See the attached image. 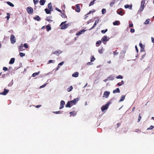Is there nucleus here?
Instances as JSON below:
<instances>
[{
	"label": "nucleus",
	"mask_w": 154,
	"mask_h": 154,
	"mask_svg": "<svg viewBox=\"0 0 154 154\" xmlns=\"http://www.w3.org/2000/svg\"><path fill=\"white\" fill-rule=\"evenodd\" d=\"M66 21L62 22L60 24V26H61V29H65L67 28L68 26L69 25L70 23L65 24L66 23Z\"/></svg>",
	"instance_id": "f257e3e1"
},
{
	"label": "nucleus",
	"mask_w": 154,
	"mask_h": 154,
	"mask_svg": "<svg viewBox=\"0 0 154 154\" xmlns=\"http://www.w3.org/2000/svg\"><path fill=\"white\" fill-rule=\"evenodd\" d=\"M110 104V102H109L105 105H103L101 107V109L102 111L106 110L108 108L109 105Z\"/></svg>",
	"instance_id": "f03ea898"
},
{
	"label": "nucleus",
	"mask_w": 154,
	"mask_h": 154,
	"mask_svg": "<svg viewBox=\"0 0 154 154\" xmlns=\"http://www.w3.org/2000/svg\"><path fill=\"white\" fill-rule=\"evenodd\" d=\"M62 53V51L59 50H57L52 52V54L59 56L60 54Z\"/></svg>",
	"instance_id": "7ed1b4c3"
},
{
	"label": "nucleus",
	"mask_w": 154,
	"mask_h": 154,
	"mask_svg": "<svg viewBox=\"0 0 154 154\" xmlns=\"http://www.w3.org/2000/svg\"><path fill=\"white\" fill-rule=\"evenodd\" d=\"M11 43L14 44L16 42V38L13 35H11Z\"/></svg>",
	"instance_id": "20e7f679"
},
{
	"label": "nucleus",
	"mask_w": 154,
	"mask_h": 154,
	"mask_svg": "<svg viewBox=\"0 0 154 154\" xmlns=\"http://www.w3.org/2000/svg\"><path fill=\"white\" fill-rule=\"evenodd\" d=\"M79 100V98H77L74 99L70 101V102L72 104V106L73 105H75L77 101Z\"/></svg>",
	"instance_id": "39448f33"
},
{
	"label": "nucleus",
	"mask_w": 154,
	"mask_h": 154,
	"mask_svg": "<svg viewBox=\"0 0 154 154\" xmlns=\"http://www.w3.org/2000/svg\"><path fill=\"white\" fill-rule=\"evenodd\" d=\"M110 92L109 91H105L103 94V97H105L106 98L108 97L110 94Z\"/></svg>",
	"instance_id": "423d86ee"
},
{
	"label": "nucleus",
	"mask_w": 154,
	"mask_h": 154,
	"mask_svg": "<svg viewBox=\"0 0 154 154\" xmlns=\"http://www.w3.org/2000/svg\"><path fill=\"white\" fill-rule=\"evenodd\" d=\"M27 12L29 14H31L33 13V8L31 7H28L27 8Z\"/></svg>",
	"instance_id": "0eeeda50"
},
{
	"label": "nucleus",
	"mask_w": 154,
	"mask_h": 154,
	"mask_svg": "<svg viewBox=\"0 0 154 154\" xmlns=\"http://www.w3.org/2000/svg\"><path fill=\"white\" fill-rule=\"evenodd\" d=\"M122 8L118 9L117 11V13L118 14L122 16L124 14V13L122 11Z\"/></svg>",
	"instance_id": "6e6552de"
},
{
	"label": "nucleus",
	"mask_w": 154,
	"mask_h": 154,
	"mask_svg": "<svg viewBox=\"0 0 154 154\" xmlns=\"http://www.w3.org/2000/svg\"><path fill=\"white\" fill-rule=\"evenodd\" d=\"M9 90H8L5 89L3 92H2L0 93V94L5 95L9 92Z\"/></svg>",
	"instance_id": "1a4fd4ad"
},
{
	"label": "nucleus",
	"mask_w": 154,
	"mask_h": 154,
	"mask_svg": "<svg viewBox=\"0 0 154 154\" xmlns=\"http://www.w3.org/2000/svg\"><path fill=\"white\" fill-rule=\"evenodd\" d=\"M99 20V19L96 20L93 26L90 29H89V30H91L92 29H93L96 26L97 24L98 23Z\"/></svg>",
	"instance_id": "9d476101"
},
{
	"label": "nucleus",
	"mask_w": 154,
	"mask_h": 154,
	"mask_svg": "<svg viewBox=\"0 0 154 154\" xmlns=\"http://www.w3.org/2000/svg\"><path fill=\"white\" fill-rule=\"evenodd\" d=\"M86 31V30H85L84 29H82V30L79 31L77 33H76V35H80L81 34H83L84 32Z\"/></svg>",
	"instance_id": "9b49d317"
},
{
	"label": "nucleus",
	"mask_w": 154,
	"mask_h": 154,
	"mask_svg": "<svg viewBox=\"0 0 154 154\" xmlns=\"http://www.w3.org/2000/svg\"><path fill=\"white\" fill-rule=\"evenodd\" d=\"M125 8H129V9L131 10L132 9V5H129L128 4H127L124 6Z\"/></svg>",
	"instance_id": "f8f14e48"
},
{
	"label": "nucleus",
	"mask_w": 154,
	"mask_h": 154,
	"mask_svg": "<svg viewBox=\"0 0 154 154\" xmlns=\"http://www.w3.org/2000/svg\"><path fill=\"white\" fill-rule=\"evenodd\" d=\"M76 7L77 9L75 10V11L77 12H79L80 11V6L79 4L76 5Z\"/></svg>",
	"instance_id": "ddd939ff"
},
{
	"label": "nucleus",
	"mask_w": 154,
	"mask_h": 154,
	"mask_svg": "<svg viewBox=\"0 0 154 154\" xmlns=\"http://www.w3.org/2000/svg\"><path fill=\"white\" fill-rule=\"evenodd\" d=\"M72 106V104H71V103L69 101H68L65 106L66 107H71Z\"/></svg>",
	"instance_id": "4468645a"
},
{
	"label": "nucleus",
	"mask_w": 154,
	"mask_h": 154,
	"mask_svg": "<svg viewBox=\"0 0 154 154\" xmlns=\"http://www.w3.org/2000/svg\"><path fill=\"white\" fill-rule=\"evenodd\" d=\"M69 113L70 114V116H75L76 115V112L75 111H73L72 112H70Z\"/></svg>",
	"instance_id": "2eb2a0df"
},
{
	"label": "nucleus",
	"mask_w": 154,
	"mask_h": 154,
	"mask_svg": "<svg viewBox=\"0 0 154 154\" xmlns=\"http://www.w3.org/2000/svg\"><path fill=\"white\" fill-rule=\"evenodd\" d=\"M107 38V36H105L102 38V40L103 42H107L109 40V39H108Z\"/></svg>",
	"instance_id": "dca6fc26"
},
{
	"label": "nucleus",
	"mask_w": 154,
	"mask_h": 154,
	"mask_svg": "<svg viewBox=\"0 0 154 154\" xmlns=\"http://www.w3.org/2000/svg\"><path fill=\"white\" fill-rule=\"evenodd\" d=\"M45 11L47 14H50L51 12L53 11V10H51L49 9H48V8H45Z\"/></svg>",
	"instance_id": "f3484780"
},
{
	"label": "nucleus",
	"mask_w": 154,
	"mask_h": 154,
	"mask_svg": "<svg viewBox=\"0 0 154 154\" xmlns=\"http://www.w3.org/2000/svg\"><path fill=\"white\" fill-rule=\"evenodd\" d=\"M79 76V72H74L73 73L72 75V76L73 77H77Z\"/></svg>",
	"instance_id": "a211bd4d"
},
{
	"label": "nucleus",
	"mask_w": 154,
	"mask_h": 154,
	"mask_svg": "<svg viewBox=\"0 0 154 154\" xmlns=\"http://www.w3.org/2000/svg\"><path fill=\"white\" fill-rule=\"evenodd\" d=\"M120 24V22L118 20H116L113 23L114 25H118Z\"/></svg>",
	"instance_id": "6ab92c4d"
},
{
	"label": "nucleus",
	"mask_w": 154,
	"mask_h": 154,
	"mask_svg": "<svg viewBox=\"0 0 154 154\" xmlns=\"http://www.w3.org/2000/svg\"><path fill=\"white\" fill-rule=\"evenodd\" d=\"M15 59L14 58H11L9 62V64H13L14 63L15 61Z\"/></svg>",
	"instance_id": "aec40b11"
},
{
	"label": "nucleus",
	"mask_w": 154,
	"mask_h": 154,
	"mask_svg": "<svg viewBox=\"0 0 154 154\" xmlns=\"http://www.w3.org/2000/svg\"><path fill=\"white\" fill-rule=\"evenodd\" d=\"M120 91L119 88H117L116 89L114 90L113 91V93L114 94L116 93H120Z\"/></svg>",
	"instance_id": "412c9836"
},
{
	"label": "nucleus",
	"mask_w": 154,
	"mask_h": 154,
	"mask_svg": "<svg viewBox=\"0 0 154 154\" xmlns=\"http://www.w3.org/2000/svg\"><path fill=\"white\" fill-rule=\"evenodd\" d=\"M33 19L37 21H40L41 20V18L38 16H36L35 17H34Z\"/></svg>",
	"instance_id": "4be33fe9"
},
{
	"label": "nucleus",
	"mask_w": 154,
	"mask_h": 154,
	"mask_svg": "<svg viewBox=\"0 0 154 154\" xmlns=\"http://www.w3.org/2000/svg\"><path fill=\"white\" fill-rule=\"evenodd\" d=\"M46 28L47 29V31H48L50 30L51 29V27L50 25L48 24L46 26Z\"/></svg>",
	"instance_id": "5701e85b"
},
{
	"label": "nucleus",
	"mask_w": 154,
	"mask_h": 154,
	"mask_svg": "<svg viewBox=\"0 0 154 154\" xmlns=\"http://www.w3.org/2000/svg\"><path fill=\"white\" fill-rule=\"evenodd\" d=\"M23 46L22 44H21L20 46L19 47V51H23L24 49L23 48Z\"/></svg>",
	"instance_id": "b1692460"
},
{
	"label": "nucleus",
	"mask_w": 154,
	"mask_h": 154,
	"mask_svg": "<svg viewBox=\"0 0 154 154\" xmlns=\"http://www.w3.org/2000/svg\"><path fill=\"white\" fill-rule=\"evenodd\" d=\"M45 0H40L39 3L41 5H43L45 3Z\"/></svg>",
	"instance_id": "393cba45"
},
{
	"label": "nucleus",
	"mask_w": 154,
	"mask_h": 154,
	"mask_svg": "<svg viewBox=\"0 0 154 154\" xmlns=\"http://www.w3.org/2000/svg\"><path fill=\"white\" fill-rule=\"evenodd\" d=\"M108 80H114V77L112 75H110L109 76L108 78Z\"/></svg>",
	"instance_id": "a878e982"
},
{
	"label": "nucleus",
	"mask_w": 154,
	"mask_h": 154,
	"mask_svg": "<svg viewBox=\"0 0 154 154\" xmlns=\"http://www.w3.org/2000/svg\"><path fill=\"white\" fill-rule=\"evenodd\" d=\"M48 8H49V9L51 10H53L52 9V4H51V2H50L48 4Z\"/></svg>",
	"instance_id": "bb28decb"
},
{
	"label": "nucleus",
	"mask_w": 154,
	"mask_h": 154,
	"mask_svg": "<svg viewBox=\"0 0 154 154\" xmlns=\"http://www.w3.org/2000/svg\"><path fill=\"white\" fill-rule=\"evenodd\" d=\"M125 95L122 96L121 97L120 99L119 100V102H120L123 101L125 99Z\"/></svg>",
	"instance_id": "cd10ccee"
},
{
	"label": "nucleus",
	"mask_w": 154,
	"mask_h": 154,
	"mask_svg": "<svg viewBox=\"0 0 154 154\" xmlns=\"http://www.w3.org/2000/svg\"><path fill=\"white\" fill-rule=\"evenodd\" d=\"M40 72L38 71L37 72L34 73L32 74V76L33 77H35L36 75H38L39 74Z\"/></svg>",
	"instance_id": "c85d7f7f"
},
{
	"label": "nucleus",
	"mask_w": 154,
	"mask_h": 154,
	"mask_svg": "<svg viewBox=\"0 0 154 154\" xmlns=\"http://www.w3.org/2000/svg\"><path fill=\"white\" fill-rule=\"evenodd\" d=\"M7 3L9 6L12 7H13L14 6V5L11 2H7Z\"/></svg>",
	"instance_id": "c756f323"
},
{
	"label": "nucleus",
	"mask_w": 154,
	"mask_h": 154,
	"mask_svg": "<svg viewBox=\"0 0 154 154\" xmlns=\"http://www.w3.org/2000/svg\"><path fill=\"white\" fill-rule=\"evenodd\" d=\"M72 89L73 87H72V86H71L69 87V88H68L67 89V90L68 92H70L72 90Z\"/></svg>",
	"instance_id": "7c9ffc66"
},
{
	"label": "nucleus",
	"mask_w": 154,
	"mask_h": 154,
	"mask_svg": "<svg viewBox=\"0 0 154 154\" xmlns=\"http://www.w3.org/2000/svg\"><path fill=\"white\" fill-rule=\"evenodd\" d=\"M95 59L93 56H91V62H92L94 61Z\"/></svg>",
	"instance_id": "2f4dec72"
},
{
	"label": "nucleus",
	"mask_w": 154,
	"mask_h": 154,
	"mask_svg": "<svg viewBox=\"0 0 154 154\" xmlns=\"http://www.w3.org/2000/svg\"><path fill=\"white\" fill-rule=\"evenodd\" d=\"M51 16L48 17H47L46 20L49 22H52V20H50V19H51Z\"/></svg>",
	"instance_id": "473e14b6"
},
{
	"label": "nucleus",
	"mask_w": 154,
	"mask_h": 154,
	"mask_svg": "<svg viewBox=\"0 0 154 154\" xmlns=\"http://www.w3.org/2000/svg\"><path fill=\"white\" fill-rule=\"evenodd\" d=\"M101 42L100 40L98 41L96 43V46H98V45H100L101 43Z\"/></svg>",
	"instance_id": "72a5a7b5"
},
{
	"label": "nucleus",
	"mask_w": 154,
	"mask_h": 154,
	"mask_svg": "<svg viewBox=\"0 0 154 154\" xmlns=\"http://www.w3.org/2000/svg\"><path fill=\"white\" fill-rule=\"evenodd\" d=\"M61 16L63 18H66L67 17V16L66 15V14L63 13H61Z\"/></svg>",
	"instance_id": "f704fd0d"
},
{
	"label": "nucleus",
	"mask_w": 154,
	"mask_h": 154,
	"mask_svg": "<svg viewBox=\"0 0 154 154\" xmlns=\"http://www.w3.org/2000/svg\"><path fill=\"white\" fill-rule=\"evenodd\" d=\"M149 19H147L145 22L144 23L145 24H147L149 23Z\"/></svg>",
	"instance_id": "c9c22d12"
},
{
	"label": "nucleus",
	"mask_w": 154,
	"mask_h": 154,
	"mask_svg": "<svg viewBox=\"0 0 154 154\" xmlns=\"http://www.w3.org/2000/svg\"><path fill=\"white\" fill-rule=\"evenodd\" d=\"M95 1H96V0H93L92 1H91L89 4V6L93 5L94 2Z\"/></svg>",
	"instance_id": "e433bc0d"
},
{
	"label": "nucleus",
	"mask_w": 154,
	"mask_h": 154,
	"mask_svg": "<svg viewBox=\"0 0 154 154\" xmlns=\"http://www.w3.org/2000/svg\"><path fill=\"white\" fill-rule=\"evenodd\" d=\"M106 12V9L103 8L102 10V14H105Z\"/></svg>",
	"instance_id": "4c0bfd02"
},
{
	"label": "nucleus",
	"mask_w": 154,
	"mask_h": 154,
	"mask_svg": "<svg viewBox=\"0 0 154 154\" xmlns=\"http://www.w3.org/2000/svg\"><path fill=\"white\" fill-rule=\"evenodd\" d=\"M55 63V60H50L48 61L47 64H49L51 63Z\"/></svg>",
	"instance_id": "58836bf2"
},
{
	"label": "nucleus",
	"mask_w": 154,
	"mask_h": 154,
	"mask_svg": "<svg viewBox=\"0 0 154 154\" xmlns=\"http://www.w3.org/2000/svg\"><path fill=\"white\" fill-rule=\"evenodd\" d=\"M123 78V76L120 75H119V76L116 77V78L117 79H122Z\"/></svg>",
	"instance_id": "ea45409f"
},
{
	"label": "nucleus",
	"mask_w": 154,
	"mask_h": 154,
	"mask_svg": "<svg viewBox=\"0 0 154 154\" xmlns=\"http://www.w3.org/2000/svg\"><path fill=\"white\" fill-rule=\"evenodd\" d=\"M115 0H114L113 1L110 3V7H112L113 5L115 4Z\"/></svg>",
	"instance_id": "a19ab883"
},
{
	"label": "nucleus",
	"mask_w": 154,
	"mask_h": 154,
	"mask_svg": "<svg viewBox=\"0 0 154 154\" xmlns=\"http://www.w3.org/2000/svg\"><path fill=\"white\" fill-rule=\"evenodd\" d=\"M141 119V117L140 116V114L139 115V117L137 120V122H139Z\"/></svg>",
	"instance_id": "79ce46f5"
},
{
	"label": "nucleus",
	"mask_w": 154,
	"mask_h": 154,
	"mask_svg": "<svg viewBox=\"0 0 154 154\" xmlns=\"http://www.w3.org/2000/svg\"><path fill=\"white\" fill-rule=\"evenodd\" d=\"M19 54L21 57H23L25 56V54L24 53L20 52Z\"/></svg>",
	"instance_id": "37998d69"
},
{
	"label": "nucleus",
	"mask_w": 154,
	"mask_h": 154,
	"mask_svg": "<svg viewBox=\"0 0 154 154\" xmlns=\"http://www.w3.org/2000/svg\"><path fill=\"white\" fill-rule=\"evenodd\" d=\"M107 29H106L105 30H103L101 31V32L102 33H105L107 31Z\"/></svg>",
	"instance_id": "c03bdc74"
},
{
	"label": "nucleus",
	"mask_w": 154,
	"mask_h": 154,
	"mask_svg": "<svg viewBox=\"0 0 154 154\" xmlns=\"http://www.w3.org/2000/svg\"><path fill=\"white\" fill-rule=\"evenodd\" d=\"M103 50L102 48L101 49L98 50V52L100 54H102L103 53Z\"/></svg>",
	"instance_id": "a18cd8bd"
},
{
	"label": "nucleus",
	"mask_w": 154,
	"mask_h": 154,
	"mask_svg": "<svg viewBox=\"0 0 154 154\" xmlns=\"http://www.w3.org/2000/svg\"><path fill=\"white\" fill-rule=\"evenodd\" d=\"M154 127L152 125H151L150 127L149 128H148L147 129V130H152V129Z\"/></svg>",
	"instance_id": "49530a36"
},
{
	"label": "nucleus",
	"mask_w": 154,
	"mask_h": 154,
	"mask_svg": "<svg viewBox=\"0 0 154 154\" xmlns=\"http://www.w3.org/2000/svg\"><path fill=\"white\" fill-rule=\"evenodd\" d=\"M65 102L63 100H61L60 101V105H63L64 106L65 104Z\"/></svg>",
	"instance_id": "de8ad7c7"
},
{
	"label": "nucleus",
	"mask_w": 154,
	"mask_h": 154,
	"mask_svg": "<svg viewBox=\"0 0 154 154\" xmlns=\"http://www.w3.org/2000/svg\"><path fill=\"white\" fill-rule=\"evenodd\" d=\"M48 83H46L45 84H44V85H42V86H41L40 87H39V88H43L44 87H45L46 85Z\"/></svg>",
	"instance_id": "09e8293b"
},
{
	"label": "nucleus",
	"mask_w": 154,
	"mask_h": 154,
	"mask_svg": "<svg viewBox=\"0 0 154 154\" xmlns=\"http://www.w3.org/2000/svg\"><path fill=\"white\" fill-rule=\"evenodd\" d=\"M26 48H28V46L26 43H24L23 45Z\"/></svg>",
	"instance_id": "8fccbe9b"
},
{
	"label": "nucleus",
	"mask_w": 154,
	"mask_h": 154,
	"mask_svg": "<svg viewBox=\"0 0 154 154\" xmlns=\"http://www.w3.org/2000/svg\"><path fill=\"white\" fill-rule=\"evenodd\" d=\"M53 112L54 113L56 114H59L61 113L60 112V111H58Z\"/></svg>",
	"instance_id": "3c124183"
},
{
	"label": "nucleus",
	"mask_w": 154,
	"mask_h": 154,
	"mask_svg": "<svg viewBox=\"0 0 154 154\" xmlns=\"http://www.w3.org/2000/svg\"><path fill=\"white\" fill-rule=\"evenodd\" d=\"M130 32H132V33L134 32H135L134 29H133V28L131 29Z\"/></svg>",
	"instance_id": "603ef678"
},
{
	"label": "nucleus",
	"mask_w": 154,
	"mask_h": 154,
	"mask_svg": "<svg viewBox=\"0 0 154 154\" xmlns=\"http://www.w3.org/2000/svg\"><path fill=\"white\" fill-rule=\"evenodd\" d=\"M64 63V62L62 61L59 63L58 66H61Z\"/></svg>",
	"instance_id": "864d4df0"
},
{
	"label": "nucleus",
	"mask_w": 154,
	"mask_h": 154,
	"mask_svg": "<svg viewBox=\"0 0 154 154\" xmlns=\"http://www.w3.org/2000/svg\"><path fill=\"white\" fill-rule=\"evenodd\" d=\"M95 10H94V11H90L87 14H86V15H88L89 14H90V13H91V12H95Z\"/></svg>",
	"instance_id": "5fc2aeb1"
},
{
	"label": "nucleus",
	"mask_w": 154,
	"mask_h": 154,
	"mask_svg": "<svg viewBox=\"0 0 154 154\" xmlns=\"http://www.w3.org/2000/svg\"><path fill=\"white\" fill-rule=\"evenodd\" d=\"M38 0H33V2L35 4H36V3L38 2Z\"/></svg>",
	"instance_id": "6e6d98bb"
},
{
	"label": "nucleus",
	"mask_w": 154,
	"mask_h": 154,
	"mask_svg": "<svg viewBox=\"0 0 154 154\" xmlns=\"http://www.w3.org/2000/svg\"><path fill=\"white\" fill-rule=\"evenodd\" d=\"M3 70L6 71H7L8 70V69L7 67H4L3 68Z\"/></svg>",
	"instance_id": "4d7b16f0"
},
{
	"label": "nucleus",
	"mask_w": 154,
	"mask_h": 154,
	"mask_svg": "<svg viewBox=\"0 0 154 154\" xmlns=\"http://www.w3.org/2000/svg\"><path fill=\"white\" fill-rule=\"evenodd\" d=\"M55 10H57V11L60 12H61V13L62 12V11L61 10H60L58 8H55Z\"/></svg>",
	"instance_id": "13d9d810"
},
{
	"label": "nucleus",
	"mask_w": 154,
	"mask_h": 154,
	"mask_svg": "<svg viewBox=\"0 0 154 154\" xmlns=\"http://www.w3.org/2000/svg\"><path fill=\"white\" fill-rule=\"evenodd\" d=\"M125 53H126V51H121L120 53L121 54H124Z\"/></svg>",
	"instance_id": "bf43d9fd"
},
{
	"label": "nucleus",
	"mask_w": 154,
	"mask_h": 154,
	"mask_svg": "<svg viewBox=\"0 0 154 154\" xmlns=\"http://www.w3.org/2000/svg\"><path fill=\"white\" fill-rule=\"evenodd\" d=\"M133 24L132 23H131L129 24V27H133Z\"/></svg>",
	"instance_id": "052dcab7"
},
{
	"label": "nucleus",
	"mask_w": 154,
	"mask_h": 154,
	"mask_svg": "<svg viewBox=\"0 0 154 154\" xmlns=\"http://www.w3.org/2000/svg\"><path fill=\"white\" fill-rule=\"evenodd\" d=\"M119 54L118 52L116 53V51H114L113 52V55L114 56L116 55L117 54Z\"/></svg>",
	"instance_id": "680f3d73"
},
{
	"label": "nucleus",
	"mask_w": 154,
	"mask_h": 154,
	"mask_svg": "<svg viewBox=\"0 0 154 154\" xmlns=\"http://www.w3.org/2000/svg\"><path fill=\"white\" fill-rule=\"evenodd\" d=\"M135 49H136V51L138 53V50L137 48V46H135Z\"/></svg>",
	"instance_id": "e2e57ef3"
},
{
	"label": "nucleus",
	"mask_w": 154,
	"mask_h": 154,
	"mask_svg": "<svg viewBox=\"0 0 154 154\" xmlns=\"http://www.w3.org/2000/svg\"><path fill=\"white\" fill-rule=\"evenodd\" d=\"M64 107V106H63V105H60V109H62Z\"/></svg>",
	"instance_id": "0e129e2a"
},
{
	"label": "nucleus",
	"mask_w": 154,
	"mask_h": 154,
	"mask_svg": "<svg viewBox=\"0 0 154 154\" xmlns=\"http://www.w3.org/2000/svg\"><path fill=\"white\" fill-rule=\"evenodd\" d=\"M151 40L152 42L154 43V38L153 37H151Z\"/></svg>",
	"instance_id": "69168bd1"
},
{
	"label": "nucleus",
	"mask_w": 154,
	"mask_h": 154,
	"mask_svg": "<svg viewBox=\"0 0 154 154\" xmlns=\"http://www.w3.org/2000/svg\"><path fill=\"white\" fill-rule=\"evenodd\" d=\"M41 106H42L41 105H37L35 107L37 108H38L40 107Z\"/></svg>",
	"instance_id": "338daca9"
},
{
	"label": "nucleus",
	"mask_w": 154,
	"mask_h": 154,
	"mask_svg": "<svg viewBox=\"0 0 154 154\" xmlns=\"http://www.w3.org/2000/svg\"><path fill=\"white\" fill-rule=\"evenodd\" d=\"M144 49L143 48H142L141 49L140 51L142 52L144 51Z\"/></svg>",
	"instance_id": "774afa93"
}]
</instances>
